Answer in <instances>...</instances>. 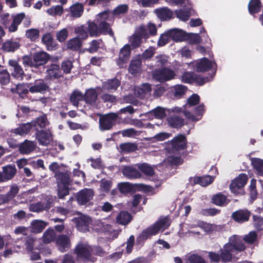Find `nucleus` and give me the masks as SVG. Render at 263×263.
Returning <instances> with one entry per match:
<instances>
[{
	"instance_id": "obj_1",
	"label": "nucleus",
	"mask_w": 263,
	"mask_h": 263,
	"mask_svg": "<svg viewBox=\"0 0 263 263\" xmlns=\"http://www.w3.org/2000/svg\"><path fill=\"white\" fill-rule=\"evenodd\" d=\"M187 102L179 108L177 112H183L184 115L189 120L192 121L200 120L204 112V105L201 104L195 107L199 103L200 100H187Z\"/></svg>"
},
{
	"instance_id": "obj_8",
	"label": "nucleus",
	"mask_w": 263,
	"mask_h": 263,
	"mask_svg": "<svg viewBox=\"0 0 263 263\" xmlns=\"http://www.w3.org/2000/svg\"><path fill=\"white\" fill-rule=\"evenodd\" d=\"M94 194L92 189L84 188L76 194L75 198L79 205H86L93 199Z\"/></svg>"
},
{
	"instance_id": "obj_52",
	"label": "nucleus",
	"mask_w": 263,
	"mask_h": 263,
	"mask_svg": "<svg viewBox=\"0 0 263 263\" xmlns=\"http://www.w3.org/2000/svg\"><path fill=\"white\" fill-rule=\"evenodd\" d=\"M152 231L148 227L147 229L143 230V231L139 234V235L136 238V243L138 245H141L144 243V242L147 239V238L152 235H155L152 234Z\"/></svg>"
},
{
	"instance_id": "obj_50",
	"label": "nucleus",
	"mask_w": 263,
	"mask_h": 263,
	"mask_svg": "<svg viewBox=\"0 0 263 263\" xmlns=\"http://www.w3.org/2000/svg\"><path fill=\"white\" fill-rule=\"evenodd\" d=\"M47 223L43 221L35 220L31 222V232L34 233L42 232L47 226Z\"/></svg>"
},
{
	"instance_id": "obj_36",
	"label": "nucleus",
	"mask_w": 263,
	"mask_h": 263,
	"mask_svg": "<svg viewBox=\"0 0 263 263\" xmlns=\"http://www.w3.org/2000/svg\"><path fill=\"white\" fill-rule=\"evenodd\" d=\"M99 36L102 35H109L110 36L115 37L114 32L111 28L110 23L105 21H101L99 23Z\"/></svg>"
},
{
	"instance_id": "obj_14",
	"label": "nucleus",
	"mask_w": 263,
	"mask_h": 263,
	"mask_svg": "<svg viewBox=\"0 0 263 263\" xmlns=\"http://www.w3.org/2000/svg\"><path fill=\"white\" fill-rule=\"evenodd\" d=\"M171 144L174 151L184 150L187 147V138L184 134H178L171 141Z\"/></svg>"
},
{
	"instance_id": "obj_21",
	"label": "nucleus",
	"mask_w": 263,
	"mask_h": 263,
	"mask_svg": "<svg viewBox=\"0 0 263 263\" xmlns=\"http://www.w3.org/2000/svg\"><path fill=\"white\" fill-rule=\"evenodd\" d=\"M91 220L86 215H82L74 218V222L79 231L85 232L89 231V225Z\"/></svg>"
},
{
	"instance_id": "obj_2",
	"label": "nucleus",
	"mask_w": 263,
	"mask_h": 263,
	"mask_svg": "<svg viewBox=\"0 0 263 263\" xmlns=\"http://www.w3.org/2000/svg\"><path fill=\"white\" fill-rule=\"evenodd\" d=\"M74 253L77 255L76 263L93 262L96 260V258L92 256L90 248L82 242L77 245Z\"/></svg>"
},
{
	"instance_id": "obj_29",
	"label": "nucleus",
	"mask_w": 263,
	"mask_h": 263,
	"mask_svg": "<svg viewBox=\"0 0 263 263\" xmlns=\"http://www.w3.org/2000/svg\"><path fill=\"white\" fill-rule=\"evenodd\" d=\"M230 201L227 196L221 192L213 195L211 200L212 203L221 207L227 205Z\"/></svg>"
},
{
	"instance_id": "obj_22",
	"label": "nucleus",
	"mask_w": 263,
	"mask_h": 263,
	"mask_svg": "<svg viewBox=\"0 0 263 263\" xmlns=\"http://www.w3.org/2000/svg\"><path fill=\"white\" fill-rule=\"evenodd\" d=\"M151 91V85L148 83H144L140 86H136L134 88L135 95L140 99L148 98Z\"/></svg>"
},
{
	"instance_id": "obj_9",
	"label": "nucleus",
	"mask_w": 263,
	"mask_h": 263,
	"mask_svg": "<svg viewBox=\"0 0 263 263\" xmlns=\"http://www.w3.org/2000/svg\"><path fill=\"white\" fill-rule=\"evenodd\" d=\"M219 252L220 254L214 251L208 252V256L210 262L219 263L221 261L222 262L227 263L231 261L230 256L226 251L224 247L223 249H220Z\"/></svg>"
},
{
	"instance_id": "obj_53",
	"label": "nucleus",
	"mask_w": 263,
	"mask_h": 263,
	"mask_svg": "<svg viewBox=\"0 0 263 263\" xmlns=\"http://www.w3.org/2000/svg\"><path fill=\"white\" fill-rule=\"evenodd\" d=\"M121 151L125 153H130L136 151L138 149L136 143L126 142L119 145Z\"/></svg>"
},
{
	"instance_id": "obj_40",
	"label": "nucleus",
	"mask_w": 263,
	"mask_h": 263,
	"mask_svg": "<svg viewBox=\"0 0 263 263\" xmlns=\"http://www.w3.org/2000/svg\"><path fill=\"white\" fill-rule=\"evenodd\" d=\"M136 166L141 174L143 173L146 176L152 177L155 174L154 168L147 163H137Z\"/></svg>"
},
{
	"instance_id": "obj_54",
	"label": "nucleus",
	"mask_w": 263,
	"mask_h": 263,
	"mask_svg": "<svg viewBox=\"0 0 263 263\" xmlns=\"http://www.w3.org/2000/svg\"><path fill=\"white\" fill-rule=\"evenodd\" d=\"M118 188L119 192L124 194L129 193L134 190L133 185L129 182L119 183L118 184Z\"/></svg>"
},
{
	"instance_id": "obj_25",
	"label": "nucleus",
	"mask_w": 263,
	"mask_h": 263,
	"mask_svg": "<svg viewBox=\"0 0 263 263\" xmlns=\"http://www.w3.org/2000/svg\"><path fill=\"white\" fill-rule=\"evenodd\" d=\"M70 174L69 171L66 170L54 175V176L56 179L57 185L70 186L72 182Z\"/></svg>"
},
{
	"instance_id": "obj_43",
	"label": "nucleus",
	"mask_w": 263,
	"mask_h": 263,
	"mask_svg": "<svg viewBox=\"0 0 263 263\" xmlns=\"http://www.w3.org/2000/svg\"><path fill=\"white\" fill-rule=\"evenodd\" d=\"M132 219V215L127 211H121L116 218V221L118 224L126 225Z\"/></svg>"
},
{
	"instance_id": "obj_35",
	"label": "nucleus",
	"mask_w": 263,
	"mask_h": 263,
	"mask_svg": "<svg viewBox=\"0 0 263 263\" xmlns=\"http://www.w3.org/2000/svg\"><path fill=\"white\" fill-rule=\"evenodd\" d=\"M120 81L116 77L108 79L102 83V89H105L109 92L116 91L120 85Z\"/></svg>"
},
{
	"instance_id": "obj_42",
	"label": "nucleus",
	"mask_w": 263,
	"mask_h": 263,
	"mask_svg": "<svg viewBox=\"0 0 263 263\" xmlns=\"http://www.w3.org/2000/svg\"><path fill=\"white\" fill-rule=\"evenodd\" d=\"M33 127V129H38L37 126L41 128H46L49 124V122L47 120L46 115H44L37 118L35 120L31 121Z\"/></svg>"
},
{
	"instance_id": "obj_38",
	"label": "nucleus",
	"mask_w": 263,
	"mask_h": 263,
	"mask_svg": "<svg viewBox=\"0 0 263 263\" xmlns=\"http://www.w3.org/2000/svg\"><path fill=\"white\" fill-rule=\"evenodd\" d=\"M168 125L175 128H180L184 125V119L178 116L173 115L167 118Z\"/></svg>"
},
{
	"instance_id": "obj_26",
	"label": "nucleus",
	"mask_w": 263,
	"mask_h": 263,
	"mask_svg": "<svg viewBox=\"0 0 263 263\" xmlns=\"http://www.w3.org/2000/svg\"><path fill=\"white\" fill-rule=\"evenodd\" d=\"M65 11L68 12V14L70 17L74 18H79L83 14L84 6L82 3L76 2L68 9H66Z\"/></svg>"
},
{
	"instance_id": "obj_11",
	"label": "nucleus",
	"mask_w": 263,
	"mask_h": 263,
	"mask_svg": "<svg viewBox=\"0 0 263 263\" xmlns=\"http://www.w3.org/2000/svg\"><path fill=\"white\" fill-rule=\"evenodd\" d=\"M196 71L198 72L208 71L211 69L214 70V74H215L217 68V64L212 62L206 58H203L200 61H197L195 64Z\"/></svg>"
},
{
	"instance_id": "obj_39",
	"label": "nucleus",
	"mask_w": 263,
	"mask_h": 263,
	"mask_svg": "<svg viewBox=\"0 0 263 263\" xmlns=\"http://www.w3.org/2000/svg\"><path fill=\"white\" fill-rule=\"evenodd\" d=\"M30 130H34L31 122L20 124L17 128L13 130V133L22 136L27 135Z\"/></svg>"
},
{
	"instance_id": "obj_5",
	"label": "nucleus",
	"mask_w": 263,
	"mask_h": 263,
	"mask_svg": "<svg viewBox=\"0 0 263 263\" xmlns=\"http://www.w3.org/2000/svg\"><path fill=\"white\" fill-rule=\"evenodd\" d=\"M176 74L174 70L169 68L155 69L153 71V78L157 82L164 83L175 78Z\"/></svg>"
},
{
	"instance_id": "obj_13",
	"label": "nucleus",
	"mask_w": 263,
	"mask_h": 263,
	"mask_svg": "<svg viewBox=\"0 0 263 263\" xmlns=\"http://www.w3.org/2000/svg\"><path fill=\"white\" fill-rule=\"evenodd\" d=\"M35 138L40 145L47 146L52 141L53 137L49 129L43 130L36 129Z\"/></svg>"
},
{
	"instance_id": "obj_16",
	"label": "nucleus",
	"mask_w": 263,
	"mask_h": 263,
	"mask_svg": "<svg viewBox=\"0 0 263 263\" xmlns=\"http://www.w3.org/2000/svg\"><path fill=\"white\" fill-rule=\"evenodd\" d=\"M57 246L61 252L68 251L71 247V241L69 237L65 234H60L55 239Z\"/></svg>"
},
{
	"instance_id": "obj_64",
	"label": "nucleus",
	"mask_w": 263,
	"mask_h": 263,
	"mask_svg": "<svg viewBox=\"0 0 263 263\" xmlns=\"http://www.w3.org/2000/svg\"><path fill=\"white\" fill-rule=\"evenodd\" d=\"M39 30L37 29H30L26 31V36L31 41H35L39 37Z\"/></svg>"
},
{
	"instance_id": "obj_49",
	"label": "nucleus",
	"mask_w": 263,
	"mask_h": 263,
	"mask_svg": "<svg viewBox=\"0 0 263 263\" xmlns=\"http://www.w3.org/2000/svg\"><path fill=\"white\" fill-rule=\"evenodd\" d=\"M156 48L153 46H149L141 54L137 55L142 61L145 62L149 61L155 53Z\"/></svg>"
},
{
	"instance_id": "obj_19",
	"label": "nucleus",
	"mask_w": 263,
	"mask_h": 263,
	"mask_svg": "<svg viewBox=\"0 0 263 263\" xmlns=\"http://www.w3.org/2000/svg\"><path fill=\"white\" fill-rule=\"evenodd\" d=\"M122 174L128 179H135L142 177V174L138 169L132 165H125L122 170Z\"/></svg>"
},
{
	"instance_id": "obj_23",
	"label": "nucleus",
	"mask_w": 263,
	"mask_h": 263,
	"mask_svg": "<svg viewBox=\"0 0 263 263\" xmlns=\"http://www.w3.org/2000/svg\"><path fill=\"white\" fill-rule=\"evenodd\" d=\"M19 190V187L16 184L12 185L8 192L5 194L0 195V205L8 203L16 196Z\"/></svg>"
},
{
	"instance_id": "obj_30",
	"label": "nucleus",
	"mask_w": 263,
	"mask_h": 263,
	"mask_svg": "<svg viewBox=\"0 0 263 263\" xmlns=\"http://www.w3.org/2000/svg\"><path fill=\"white\" fill-rule=\"evenodd\" d=\"M42 42L48 51L55 50L58 48L59 45L54 40L50 33H45L42 37Z\"/></svg>"
},
{
	"instance_id": "obj_46",
	"label": "nucleus",
	"mask_w": 263,
	"mask_h": 263,
	"mask_svg": "<svg viewBox=\"0 0 263 263\" xmlns=\"http://www.w3.org/2000/svg\"><path fill=\"white\" fill-rule=\"evenodd\" d=\"M103 89L100 87H96L95 88H89L86 90L84 94V98L82 99H98V96L102 93Z\"/></svg>"
},
{
	"instance_id": "obj_31",
	"label": "nucleus",
	"mask_w": 263,
	"mask_h": 263,
	"mask_svg": "<svg viewBox=\"0 0 263 263\" xmlns=\"http://www.w3.org/2000/svg\"><path fill=\"white\" fill-rule=\"evenodd\" d=\"M48 89L49 86L43 80H36L33 85L29 87V91L31 93H44Z\"/></svg>"
},
{
	"instance_id": "obj_57",
	"label": "nucleus",
	"mask_w": 263,
	"mask_h": 263,
	"mask_svg": "<svg viewBox=\"0 0 263 263\" xmlns=\"http://www.w3.org/2000/svg\"><path fill=\"white\" fill-rule=\"evenodd\" d=\"M171 37L168 30L161 34L157 42L158 47H162L168 44L170 41Z\"/></svg>"
},
{
	"instance_id": "obj_10",
	"label": "nucleus",
	"mask_w": 263,
	"mask_h": 263,
	"mask_svg": "<svg viewBox=\"0 0 263 263\" xmlns=\"http://www.w3.org/2000/svg\"><path fill=\"white\" fill-rule=\"evenodd\" d=\"M131 54V48L129 44L125 45L120 50L119 57L116 59L117 65L120 68L126 67Z\"/></svg>"
},
{
	"instance_id": "obj_18",
	"label": "nucleus",
	"mask_w": 263,
	"mask_h": 263,
	"mask_svg": "<svg viewBox=\"0 0 263 263\" xmlns=\"http://www.w3.org/2000/svg\"><path fill=\"white\" fill-rule=\"evenodd\" d=\"M251 216V213L247 209H239L232 214V219L235 222L242 223L248 221Z\"/></svg>"
},
{
	"instance_id": "obj_32",
	"label": "nucleus",
	"mask_w": 263,
	"mask_h": 263,
	"mask_svg": "<svg viewBox=\"0 0 263 263\" xmlns=\"http://www.w3.org/2000/svg\"><path fill=\"white\" fill-rule=\"evenodd\" d=\"M25 17V14L23 12L14 15L12 21L10 22V23L6 27V28L8 29L9 31L10 32H14L16 31L18 29V26L21 23Z\"/></svg>"
},
{
	"instance_id": "obj_63",
	"label": "nucleus",
	"mask_w": 263,
	"mask_h": 263,
	"mask_svg": "<svg viewBox=\"0 0 263 263\" xmlns=\"http://www.w3.org/2000/svg\"><path fill=\"white\" fill-rule=\"evenodd\" d=\"M251 163L253 168L258 172L263 173V160L257 158H253L251 159Z\"/></svg>"
},
{
	"instance_id": "obj_7",
	"label": "nucleus",
	"mask_w": 263,
	"mask_h": 263,
	"mask_svg": "<svg viewBox=\"0 0 263 263\" xmlns=\"http://www.w3.org/2000/svg\"><path fill=\"white\" fill-rule=\"evenodd\" d=\"M226 251L230 256V259L232 260L233 258V253L236 252H241L246 249V246L244 243L239 239L234 237L230 240V242L224 245Z\"/></svg>"
},
{
	"instance_id": "obj_44",
	"label": "nucleus",
	"mask_w": 263,
	"mask_h": 263,
	"mask_svg": "<svg viewBox=\"0 0 263 263\" xmlns=\"http://www.w3.org/2000/svg\"><path fill=\"white\" fill-rule=\"evenodd\" d=\"M261 3L260 0H250L248 4V11L250 14L253 15L260 11Z\"/></svg>"
},
{
	"instance_id": "obj_4",
	"label": "nucleus",
	"mask_w": 263,
	"mask_h": 263,
	"mask_svg": "<svg viewBox=\"0 0 263 263\" xmlns=\"http://www.w3.org/2000/svg\"><path fill=\"white\" fill-rule=\"evenodd\" d=\"M118 118V114L115 112L101 115L99 119L100 130L104 132L111 129L113 126L115 125Z\"/></svg>"
},
{
	"instance_id": "obj_58",
	"label": "nucleus",
	"mask_w": 263,
	"mask_h": 263,
	"mask_svg": "<svg viewBox=\"0 0 263 263\" xmlns=\"http://www.w3.org/2000/svg\"><path fill=\"white\" fill-rule=\"evenodd\" d=\"M140 26L144 27V29H145L147 35L148 36V39L149 37V36H154L157 33V29L156 26L153 23H149L147 26H145L144 25H141Z\"/></svg>"
},
{
	"instance_id": "obj_15",
	"label": "nucleus",
	"mask_w": 263,
	"mask_h": 263,
	"mask_svg": "<svg viewBox=\"0 0 263 263\" xmlns=\"http://www.w3.org/2000/svg\"><path fill=\"white\" fill-rule=\"evenodd\" d=\"M9 70L11 76L19 80H22L25 76L24 71L17 61L13 59L9 60Z\"/></svg>"
},
{
	"instance_id": "obj_37",
	"label": "nucleus",
	"mask_w": 263,
	"mask_h": 263,
	"mask_svg": "<svg viewBox=\"0 0 263 263\" xmlns=\"http://www.w3.org/2000/svg\"><path fill=\"white\" fill-rule=\"evenodd\" d=\"M155 12L158 17L161 21H168L173 18V11L167 7L157 9Z\"/></svg>"
},
{
	"instance_id": "obj_27",
	"label": "nucleus",
	"mask_w": 263,
	"mask_h": 263,
	"mask_svg": "<svg viewBox=\"0 0 263 263\" xmlns=\"http://www.w3.org/2000/svg\"><path fill=\"white\" fill-rule=\"evenodd\" d=\"M36 147V144L34 141L26 139L18 145V151L21 154L27 155L33 152Z\"/></svg>"
},
{
	"instance_id": "obj_62",
	"label": "nucleus",
	"mask_w": 263,
	"mask_h": 263,
	"mask_svg": "<svg viewBox=\"0 0 263 263\" xmlns=\"http://www.w3.org/2000/svg\"><path fill=\"white\" fill-rule=\"evenodd\" d=\"M195 74L194 72H184L181 76V80L184 83L193 84Z\"/></svg>"
},
{
	"instance_id": "obj_12",
	"label": "nucleus",
	"mask_w": 263,
	"mask_h": 263,
	"mask_svg": "<svg viewBox=\"0 0 263 263\" xmlns=\"http://www.w3.org/2000/svg\"><path fill=\"white\" fill-rule=\"evenodd\" d=\"M2 171H0V183L7 182L12 179L17 173L14 164H8L3 166Z\"/></svg>"
},
{
	"instance_id": "obj_20",
	"label": "nucleus",
	"mask_w": 263,
	"mask_h": 263,
	"mask_svg": "<svg viewBox=\"0 0 263 263\" xmlns=\"http://www.w3.org/2000/svg\"><path fill=\"white\" fill-rule=\"evenodd\" d=\"M47 77L50 80H57L63 77L59 65L51 64L46 70Z\"/></svg>"
},
{
	"instance_id": "obj_56",
	"label": "nucleus",
	"mask_w": 263,
	"mask_h": 263,
	"mask_svg": "<svg viewBox=\"0 0 263 263\" xmlns=\"http://www.w3.org/2000/svg\"><path fill=\"white\" fill-rule=\"evenodd\" d=\"M57 195L59 199H64L65 196L69 194V186L57 185Z\"/></svg>"
},
{
	"instance_id": "obj_3",
	"label": "nucleus",
	"mask_w": 263,
	"mask_h": 263,
	"mask_svg": "<svg viewBox=\"0 0 263 263\" xmlns=\"http://www.w3.org/2000/svg\"><path fill=\"white\" fill-rule=\"evenodd\" d=\"M148 36L144 27L139 26L136 28L135 32L130 37L129 45L130 48L135 49L140 47L143 42H146Z\"/></svg>"
},
{
	"instance_id": "obj_41",
	"label": "nucleus",
	"mask_w": 263,
	"mask_h": 263,
	"mask_svg": "<svg viewBox=\"0 0 263 263\" xmlns=\"http://www.w3.org/2000/svg\"><path fill=\"white\" fill-rule=\"evenodd\" d=\"M20 46L19 42L10 40L6 41L3 44L2 49L5 52H13L17 50Z\"/></svg>"
},
{
	"instance_id": "obj_61",
	"label": "nucleus",
	"mask_w": 263,
	"mask_h": 263,
	"mask_svg": "<svg viewBox=\"0 0 263 263\" xmlns=\"http://www.w3.org/2000/svg\"><path fill=\"white\" fill-rule=\"evenodd\" d=\"M175 12L177 17L183 21L189 20L191 16V12L189 10L179 9L176 10Z\"/></svg>"
},
{
	"instance_id": "obj_33",
	"label": "nucleus",
	"mask_w": 263,
	"mask_h": 263,
	"mask_svg": "<svg viewBox=\"0 0 263 263\" xmlns=\"http://www.w3.org/2000/svg\"><path fill=\"white\" fill-rule=\"evenodd\" d=\"M33 58L35 62V67H37L39 66L46 64L50 60V56L47 52L41 51L35 53L33 55Z\"/></svg>"
},
{
	"instance_id": "obj_45",
	"label": "nucleus",
	"mask_w": 263,
	"mask_h": 263,
	"mask_svg": "<svg viewBox=\"0 0 263 263\" xmlns=\"http://www.w3.org/2000/svg\"><path fill=\"white\" fill-rule=\"evenodd\" d=\"M168 57L164 54H159L155 57V66L156 69L166 67L168 64Z\"/></svg>"
},
{
	"instance_id": "obj_34",
	"label": "nucleus",
	"mask_w": 263,
	"mask_h": 263,
	"mask_svg": "<svg viewBox=\"0 0 263 263\" xmlns=\"http://www.w3.org/2000/svg\"><path fill=\"white\" fill-rule=\"evenodd\" d=\"M142 63L141 59H140L137 56L133 59L129 66V72L134 76L139 73L141 70Z\"/></svg>"
},
{
	"instance_id": "obj_6",
	"label": "nucleus",
	"mask_w": 263,
	"mask_h": 263,
	"mask_svg": "<svg viewBox=\"0 0 263 263\" xmlns=\"http://www.w3.org/2000/svg\"><path fill=\"white\" fill-rule=\"evenodd\" d=\"M248 180L247 175L245 173H241L237 177L232 180L229 188L231 192L238 195L243 191V187L247 184Z\"/></svg>"
},
{
	"instance_id": "obj_59",
	"label": "nucleus",
	"mask_w": 263,
	"mask_h": 263,
	"mask_svg": "<svg viewBox=\"0 0 263 263\" xmlns=\"http://www.w3.org/2000/svg\"><path fill=\"white\" fill-rule=\"evenodd\" d=\"M87 27L85 25H81L76 29V33L78 34L80 39L86 40L88 37V32Z\"/></svg>"
},
{
	"instance_id": "obj_28",
	"label": "nucleus",
	"mask_w": 263,
	"mask_h": 263,
	"mask_svg": "<svg viewBox=\"0 0 263 263\" xmlns=\"http://www.w3.org/2000/svg\"><path fill=\"white\" fill-rule=\"evenodd\" d=\"M167 30L171 39L175 42L187 40L189 37L188 34L181 29L173 28Z\"/></svg>"
},
{
	"instance_id": "obj_60",
	"label": "nucleus",
	"mask_w": 263,
	"mask_h": 263,
	"mask_svg": "<svg viewBox=\"0 0 263 263\" xmlns=\"http://www.w3.org/2000/svg\"><path fill=\"white\" fill-rule=\"evenodd\" d=\"M128 7L127 5L122 4L118 6L112 11V14L115 16H119L120 15L124 14L127 12Z\"/></svg>"
},
{
	"instance_id": "obj_51",
	"label": "nucleus",
	"mask_w": 263,
	"mask_h": 263,
	"mask_svg": "<svg viewBox=\"0 0 263 263\" xmlns=\"http://www.w3.org/2000/svg\"><path fill=\"white\" fill-rule=\"evenodd\" d=\"M88 26L87 27L88 34L91 37H98L99 36V24L97 25L93 21L89 20L87 22Z\"/></svg>"
},
{
	"instance_id": "obj_17",
	"label": "nucleus",
	"mask_w": 263,
	"mask_h": 263,
	"mask_svg": "<svg viewBox=\"0 0 263 263\" xmlns=\"http://www.w3.org/2000/svg\"><path fill=\"white\" fill-rule=\"evenodd\" d=\"M170 219L166 216L162 219H159L154 224L149 226V228L152 231V233L156 235L158 233L160 230L162 229L164 230L167 229L170 227Z\"/></svg>"
},
{
	"instance_id": "obj_47",
	"label": "nucleus",
	"mask_w": 263,
	"mask_h": 263,
	"mask_svg": "<svg viewBox=\"0 0 263 263\" xmlns=\"http://www.w3.org/2000/svg\"><path fill=\"white\" fill-rule=\"evenodd\" d=\"M56 234L52 228H49L44 233L42 239L43 241L46 244L49 243L56 239Z\"/></svg>"
},
{
	"instance_id": "obj_24",
	"label": "nucleus",
	"mask_w": 263,
	"mask_h": 263,
	"mask_svg": "<svg viewBox=\"0 0 263 263\" xmlns=\"http://www.w3.org/2000/svg\"><path fill=\"white\" fill-rule=\"evenodd\" d=\"M189 181L192 186L198 184L202 186H206L214 181V178L210 175L195 176L194 178L190 177Z\"/></svg>"
},
{
	"instance_id": "obj_55",
	"label": "nucleus",
	"mask_w": 263,
	"mask_h": 263,
	"mask_svg": "<svg viewBox=\"0 0 263 263\" xmlns=\"http://www.w3.org/2000/svg\"><path fill=\"white\" fill-rule=\"evenodd\" d=\"M167 162L169 165L173 167L182 164L184 162V160L180 156H171L167 158Z\"/></svg>"
},
{
	"instance_id": "obj_48",
	"label": "nucleus",
	"mask_w": 263,
	"mask_h": 263,
	"mask_svg": "<svg viewBox=\"0 0 263 263\" xmlns=\"http://www.w3.org/2000/svg\"><path fill=\"white\" fill-rule=\"evenodd\" d=\"M82 45V41L79 37H73L69 40L67 43V48L72 51H78Z\"/></svg>"
}]
</instances>
